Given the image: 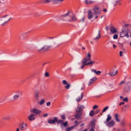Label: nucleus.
<instances>
[{
  "label": "nucleus",
  "mask_w": 131,
  "mask_h": 131,
  "mask_svg": "<svg viewBox=\"0 0 131 131\" xmlns=\"http://www.w3.org/2000/svg\"><path fill=\"white\" fill-rule=\"evenodd\" d=\"M60 18L64 21H75L77 20V18L75 16H71L69 15L68 13L64 15L61 16Z\"/></svg>",
  "instance_id": "f257e3e1"
},
{
  "label": "nucleus",
  "mask_w": 131,
  "mask_h": 131,
  "mask_svg": "<svg viewBox=\"0 0 131 131\" xmlns=\"http://www.w3.org/2000/svg\"><path fill=\"white\" fill-rule=\"evenodd\" d=\"M91 56L90 53H88L87 55V57L84 58L81 61V63L82 65L81 67V68L82 69L83 67L86 65H88V61L90 60Z\"/></svg>",
  "instance_id": "f03ea898"
},
{
  "label": "nucleus",
  "mask_w": 131,
  "mask_h": 131,
  "mask_svg": "<svg viewBox=\"0 0 131 131\" xmlns=\"http://www.w3.org/2000/svg\"><path fill=\"white\" fill-rule=\"evenodd\" d=\"M58 125H59V124H60V125L62 127H63V126H66L68 125V122L66 121L65 122H64L61 119L57 120V122Z\"/></svg>",
  "instance_id": "7ed1b4c3"
},
{
  "label": "nucleus",
  "mask_w": 131,
  "mask_h": 131,
  "mask_svg": "<svg viewBox=\"0 0 131 131\" xmlns=\"http://www.w3.org/2000/svg\"><path fill=\"white\" fill-rule=\"evenodd\" d=\"M10 20V17L9 16L7 15L3 17L2 18V20L4 23L2 25H4L5 24L7 23Z\"/></svg>",
  "instance_id": "20e7f679"
},
{
  "label": "nucleus",
  "mask_w": 131,
  "mask_h": 131,
  "mask_svg": "<svg viewBox=\"0 0 131 131\" xmlns=\"http://www.w3.org/2000/svg\"><path fill=\"white\" fill-rule=\"evenodd\" d=\"M128 30L125 31L123 30V31L120 33V36L121 37H123L125 36H126L127 38H128L129 37L128 34Z\"/></svg>",
  "instance_id": "39448f33"
},
{
  "label": "nucleus",
  "mask_w": 131,
  "mask_h": 131,
  "mask_svg": "<svg viewBox=\"0 0 131 131\" xmlns=\"http://www.w3.org/2000/svg\"><path fill=\"white\" fill-rule=\"evenodd\" d=\"M27 127V125L26 124L23 123L19 125V128L20 129L22 130H24L26 129Z\"/></svg>",
  "instance_id": "423d86ee"
},
{
  "label": "nucleus",
  "mask_w": 131,
  "mask_h": 131,
  "mask_svg": "<svg viewBox=\"0 0 131 131\" xmlns=\"http://www.w3.org/2000/svg\"><path fill=\"white\" fill-rule=\"evenodd\" d=\"M58 118L56 117H54L53 119H48V122L50 124H54L55 123H57Z\"/></svg>",
  "instance_id": "0eeeda50"
},
{
  "label": "nucleus",
  "mask_w": 131,
  "mask_h": 131,
  "mask_svg": "<svg viewBox=\"0 0 131 131\" xmlns=\"http://www.w3.org/2000/svg\"><path fill=\"white\" fill-rule=\"evenodd\" d=\"M99 8L97 6H95L93 8V10H94V14H100L101 12L99 11Z\"/></svg>",
  "instance_id": "6e6552de"
},
{
  "label": "nucleus",
  "mask_w": 131,
  "mask_h": 131,
  "mask_svg": "<svg viewBox=\"0 0 131 131\" xmlns=\"http://www.w3.org/2000/svg\"><path fill=\"white\" fill-rule=\"evenodd\" d=\"M82 115V112H76V114L75 115V117L76 119L79 118L80 117H81Z\"/></svg>",
  "instance_id": "1a4fd4ad"
},
{
  "label": "nucleus",
  "mask_w": 131,
  "mask_h": 131,
  "mask_svg": "<svg viewBox=\"0 0 131 131\" xmlns=\"http://www.w3.org/2000/svg\"><path fill=\"white\" fill-rule=\"evenodd\" d=\"M97 79L96 77H95L92 78L90 79V80L89 82L88 83V86L90 85L91 84L93 83Z\"/></svg>",
  "instance_id": "9d476101"
},
{
  "label": "nucleus",
  "mask_w": 131,
  "mask_h": 131,
  "mask_svg": "<svg viewBox=\"0 0 131 131\" xmlns=\"http://www.w3.org/2000/svg\"><path fill=\"white\" fill-rule=\"evenodd\" d=\"M84 108V107L83 105H81L80 106H78L76 112H82V111Z\"/></svg>",
  "instance_id": "9b49d317"
},
{
  "label": "nucleus",
  "mask_w": 131,
  "mask_h": 131,
  "mask_svg": "<svg viewBox=\"0 0 131 131\" xmlns=\"http://www.w3.org/2000/svg\"><path fill=\"white\" fill-rule=\"evenodd\" d=\"M32 111L33 113H36L37 114H39L41 113V111L36 108L33 109Z\"/></svg>",
  "instance_id": "f8f14e48"
},
{
  "label": "nucleus",
  "mask_w": 131,
  "mask_h": 131,
  "mask_svg": "<svg viewBox=\"0 0 131 131\" xmlns=\"http://www.w3.org/2000/svg\"><path fill=\"white\" fill-rule=\"evenodd\" d=\"M115 124V122L113 120H111L110 122L107 123V126L109 127H112Z\"/></svg>",
  "instance_id": "ddd939ff"
},
{
  "label": "nucleus",
  "mask_w": 131,
  "mask_h": 131,
  "mask_svg": "<svg viewBox=\"0 0 131 131\" xmlns=\"http://www.w3.org/2000/svg\"><path fill=\"white\" fill-rule=\"evenodd\" d=\"M16 93L18 95H15L14 96V100H16L18 99L19 97L20 94H22V92L20 91H18L16 92Z\"/></svg>",
  "instance_id": "4468645a"
},
{
  "label": "nucleus",
  "mask_w": 131,
  "mask_h": 131,
  "mask_svg": "<svg viewBox=\"0 0 131 131\" xmlns=\"http://www.w3.org/2000/svg\"><path fill=\"white\" fill-rule=\"evenodd\" d=\"M117 73V71L113 70L110 72L109 74L111 76H115Z\"/></svg>",
  "instance_id": "2eb2a0df"
},
{
  "label": "nucleus",
  "mask_w": 131,
  "mask_h": 131,
  "mask_svg": "<svg viewBox=\"0 0 131 131\" xmlns=\"http://www.w3.org/2000/svg\"><path fill=\"white\" fill-rule=\"evenodd\" d=\"M93 16V14L91 11L89 10L88 12V18L89 19H91L92 18Z\"/></svg>",
  "instance_id": "dca6fc26"
},
{
  "label": "nucleus",
  "mask_w": 131,
  "mask_h": 131,
  "mask_svg": "<svg viewBox=\"0 0 131 131\" xmlns=\"http://www.w3.org/2000/svg\"><path fill=\"white\" fill-rule=\"evenodd\" d=\"M34 96L35 99L38 101L39 98V92L36 91L35 93Z\"/></svg>",
  "instance_id": "f3484780"
},
{
  "label": "nucleus",
  "mask_w": 131,
  "mask_h": 131,
  "mask_svg": "<svg viewBox=\"0 0 131 131\" xmlns=\"http://www.w3.org/2000/svg\"><path fill=\"white\" fill-rule=\"evenodd\" d=\"M111 32L112 34L117 32V30L113 26L111 27L110 28Z\"/></svg>",
  "instance_id": "a211bd4d"
},
{
  "label": "nucleus",
  "mask_w": 131,
  "mask_h": 131,
  "mask_svg": "<svg viewBox=\"0 0 131 131\" xmlns=\"http://www.w3.org/2000/svg\"><path fill=\"white\" fill-rule=\"evenodd\" d=\"M34 115L32 114L29 116L28 117V119L30 121H31L34 120L35 119V118L34 117Z\"/></svg>",
  "instance_id": "6ab92c4d"
},
{
  "label": "nucleus",
  "mask_w": 131,
  "mask_h": 131,
  "mask_svg": "<svg viewBox=\"0 0 131 131\" xmlns=\"http://www.w3.org/2000/svg\"><path fill=\"white\" fill-rule=\"evenodd\" d=\"M64 0H53V1L54 4H58L62 3Z\"/></svg>",
  "instance_id": "aec40b11"
},
{
  "label": "nucleus",
  "mask_w": 131,
  "mask_h": 131,
  "mask_svg": "<svg viewBox=\"0 0 131 131\" xmlns=\"http://www.w3.org/2000/svg\"><path fill=\"white\" fill-rule=\"evenodd\" d=\"M85 3L87 4H89L94 3V2L91 0H86L85 2Z\"/></svg>",
  "instance_id": "412c9836"
},
{
  "label": "nucleus",
  "mask_w": 131,
  "mask_h": 131,
  "mask_svg": "<svg viewBox=\"0 0 131 131\" xmlns=\"http://www.w3.org/2000/svg\"><path fill=\"white\" fill-rule=\"evenodd\" d=\"M92 71L94 72L95 73H96V75H99L101 73V71H97L96 70L94 69H92Z\"/></svg>",
  "instance_id": "4be33fe9"
},
{
  "label": "nucleus",
  "mask_w": 131,
  "mask_h": 131,
  "mask_svg": "<svg viewBox=\"0 0 131 131\" xmlns=\"http://www.w3.org/2000/svg\"><path fill=\"white\" fill-rule=\"evenodd\" d=\"M10 117L9 116H4L2 118V119L3 120L6 121H9L10 119Z\"/></svg>",
  "instance_id": "5701e85b"
},
{
  "label": "nucleus",
  "mask_w": 131,
  "mask_h": 131,
  "mask_svg": "<svg viewBox=\"0 0 131 131\" xmlns=\"http://www.w3.org/2000/svg\"><path fill=\"white\" fill-rule=\"evenodd\" d=\"M100 31L99 30L98 35V36L94 39L95 40H98L100 38Z\"/></svg>",
  "instance_id": "b1692460"
},
{
  "label": "nucleus",
  "mask_w": 131,
  "mask_h": 131,
  "mask_svg": "<svg viewBox=\"0 0 131 131\" xmlns=\"http://www.w3.org/2000/svg\"><path fill=\"white\" fill-rule=\"evenodd\" d=\"M83 97V93H82L81 94V96H80L78 98L76 99V100L78 102H79L80 101L82 100V98Z\"/></svg>",
  "instance_id": "393cba45"
},
{
  "label": "nucleus",
  "mask_w": 131,
  "mask_h": 131,
  "mask_svg": "<svg viewBox=\"0 0 131 131\" xmlns=\"http://www.w3.org/2000/svg\"><path fill=\"white\" fill-rule=\"evenodd\" d=\"M127 86L129 90H131V82H129L127 83Z\"/></svg>",
  "instance_id": "a878e982"
},
{
  "label": "nucleus",
  "mask_w": 131,
  "mask_h": 131,
  "mask_svg": "<svg viewBox=\"0 0 131 131\" xmlns=\"http://www.w3.org/2000/svg\"><path fill=\"white\" fill-rule=\"evenodd\" d=\"M52 1L51 0H43L42 2L43 3H48Z\"/></svg>",
  "instance_id": "bb28decb"
},
{
  "label": "nucleus",
  "mask_w": 131,
  "mask_h": 131,
  "mask_svg": "<svg viewBox=\"0 0 131 131\" xmlns=\"http://www.w3.org/2000/svg\"><path fill=\"white\" fill-rule=\"evenodd\" d=\"M115 119L116 121L117 122H119V120L118 118V116L117 114H115Z\"/></svg>",
  "instance_id": "cd10ccee"
},
{
  "label": "nucleus",
  "mask_w": 131,
  "mask_h": 131,
  "mask_svg": "<svg viewBox=\"0 0 131 131\" xmlns=\"http://www.w3.org/2000/svg\"><path fill=\"white\" fill-rule=\"evenodd\" d=\"M95 61H93L92 60H91L90 61L88 62L87 63V64L88 65H90V64H92V65L93 64H94L95 63Z\"/></svg>",
  "instance_id": "c85d7f7f"
},
{
  "label": "nucleus",
  "mask_w": 131,
  "mask_h": 131,
  "mask_svg": "<svg viewBox=\"0 0 131 131\" xmlns=\"http://www.w3.org/2000/svg\"><path fill=\"white\" fill-rule=\"evenodd\" d=\"M94 111L92 110L90 112L89 115L91 116H92L94 115Z\"/></svg>",
  "instance_id": "c756f323"
},
{
  "label": "nucleus",
  "mask_w": 131,
  "mask_h": 131,
  "mask_svg": "<svg viewBox=\"0 0 131 131\" xmlns=\"http://www.w3.org/2000/svg\"><path fill=\"white\" fill-rule=\"evenodd\" d=\"M45 102V100L44 99H41L39 102V104L40 105H42L44 104Z\"/></svg>",
  "instance_id": "7c9ffc66"
},
{
  "label": "nucleus",
  "mask_w": 131,
  "mask_h": 131,
  "mask_svg": "<svg viewBox=\"0 0 131 131\" xmlns=\"http://www.w3.org/2000/svg\"><path fill=\"white\" fill-rule=\"evenodd\" d=\"M34 15L35 16L37 17H39L41 16L40 14L38 13H35Z\"/></svg>",
  "instance_id": "2f4dec72"
},
{
  "label": "nucleus",
  "mask_w": 131,
  "mask_h": 131,
  "mask_svg": "<svg viewBox=\"0 0 131 131\" xmlns=\"http://www.w3.org/2000/svg\"><path fill=\"white\" fill-rule=\"evenodd\" d=\"M111 118V117L110 116V114H108L107 115V118L106 119V121L107 122L110 120Z\"/></svg>",
  "instance_id": "473e14b6"
},
{
  "label": "nucleus",
  "mask_w": 131,
  "mask_h": 131,
  "mask_svg": "<svg viewBox=\"0 0 131 131\" xmlns=\"http://www.w3.org/2000/svg\"><path fill=\"white\" fill-rule=\"evenodd\" d=\"M95 127V125L94 124H93L92 125L91 129L89 130V131H94V128Z\"/></svg>",
  "instance_id": "72a5a7b5"
},
{
  "label": "nucleus",
  "mask_w": 131,
  "mask_h": 131,
  "mask_svg": "<svg viewBox=\"0 0 131 131\" xmlns=\"http://www.w3.org/2000/svg\"><path fill=\"white\" fill-rule=\"evenodd\" d=\"M48 49V48L47 47H43L41 48V49L39 50V51H40L41 50H43L44 51H46Z\"/></svg>",
  "instance_id": "f704fd0d"
},
{
  "label": "nucleus",
  "mask_w": 131,
  "mask_h": 131,
  "mask_svg": "<svg viewBox=\"0 0 131 131\" xmlns=\"http://www.w3.org/2000/svg\"><path fill=\"white\" fill-rule=\"evenodd\" d=\"M74 126H74H72L69 128L67 129V130L66 131H70L71 130L73 129L74 127Z\"/></svg>",
  "instance_id": "c9c22d12"
},
{
  "label": "nucleus",
  "mask_w": 131,
  "mask_h": 131,
  "mask_svg": "<svg viewBox=\"0 0 131 131\" xmlns=\"http://www.w3.org/2000/svg\"><path fill=\"white\" fill-rule=\"evenodd\" d=\"M70 87V85L69 84H67V85L65 86V88L67 89H68Z\"/></svg>",
  "instance_id": "e433bc0d"
},
{
  "label": "nucleus",
  "mask_w": 131,
  "mask_h": 131,
  "mask_svg": "<svg viewBox=\"0 0 131 131\" xmlns=\"http://www.w3.org/2000/svg\"><path fill=\"white\" fill-rule=\"evenodd\" d=\"M61 118L63 120H64L66 118L65 115H63L61 116Z\"/></svg>",
  "instance_id": "4c0bfd02"
},
{
  "label": "nucleus",
  "mask_w": 131,
  "mask_h": 131,
  "mask_svg": "<svg viewBox=\"0 0 131 131\" xmlns=\"http://www.w3.org/2000/svg\"><path fill=\"white\" fill-rule=\"evenodd\" d=\"M108 108V106H106V107H105L103 109L102 112L103 113L105 112Z\"/></svg>",
  "instance_id": "58836bf2"
},
{
  "label": "nucleus",
  "mask_w": 131,
  "mask_h": 131,
  "mask_svg": "<svg viewBox=\"0 0 131 131\" xmlns=\"http://www.w3.org/2000/svg\"><path fill=\"white\" fill-rule=\"evenodd\" d=\"M128 99L127 97H126L124 98L123 100V101L127 102L128 101Z\"/></svg>",
  "instance_id": "ea45409f"
},
{
  "label": "nucleus",
  "mask_w": 131,
  "mask_h": 131,
  "mask_svg": "<svg viewBox=\"0 0 131 131\" xmlns=\"http://www.w3.org/2000/svg\"><path fill=\"white\" fill-rule=\"evenodd\" d=\"M113 38L114 39H117L118 38V36L117 35H114Z\"/></svg>",
  "instance_id": "a19ab883"
},
{
  "label": "nucleus",
  "mask_w": 131,
  "mask_h": 131,
  "mask_svg": "<svg viewBox=\"0 0 131 131\" xmlns=\"http://www.w3.org/2000/svg\"><path fill=\"white\" fill-rule=\"evenodd\" d=\"M126 124V122H123L121 123V125L122 126H124Z\"/></svg>",
  "instance_id": "79ce46f5"
},
{
  "label": "nucleus",
  "mask_w": 131,
  "mask_h": 131,
  "mask_svg": "<svg viewBox=\"0 0 131 131\" xmlns=\"http://www.w3.org/2000/svg\"><path fill=\"white\" fill-rule=\"evenodd\" d=\"M45 76L46 77H49V74L48 73L46 72L45 73Z\"/></svg>",
  "instance_id": "37998d69"
},
{
  "label": "nucleus",
  "mask_w": 131,
  "mask_h": 131,
  "mask_svg": "<svg viewBox=\"0 0 131 131\" xmlns=\"http://www.w3.org/2000/svg\"><path fill=\"white\" fill-rule=\"evenodd\" d=\"M75 123H76V124L74 125L73 126H74L75 125V127H76L78 125V122L77 121H75Z\"/></svg>",
  "instance_id": "c03bdc74"
},
{
  "label": "nucleus",
  "mask_w": 131,
  "mask_h": 131,
  "mask_svg": "<svg viewBox=\"0 0 131 131\" xmlns=\"http://www.w3.org/2000/svg\"><path fill=\"white\" fill-rule=\"evenodd\" d=\"M98 107V106L96 105H94L93 107V109L94 110L97 108Z\"/></svg>",
  "instance_id": "a18cd8bd"
},
{
  "label": "nucleus",
  "mask_w": 131,
  "mask_h": 131,
  "mask_svg": "<svg viewBox=\"0 0 131 131\" xmlns=\"http://www.w3.org/2000/svg\"><path fill=\"white\" fill-rule=\"evenodd\" d=\"M62 83L64 85L67 84V81L65 80H64L63 81Z\"/></svg>",
  "instance_id": "49530a36"
},
{
  "label": "nucleus",
  "mask_w": 131,
  "mask_h": 131,
  "mask_svg": "<svg viewBox=\"0 0 131 131\" xmlns=\"http://www.w3.org/2000/svg\"><path fill=\"white\" fill-rule=\"evenodd\" d=\"M47 105L48 106H50L51 105V102H50L47 103Z\"/></svg>",
  "instance_id": "de8ad7c7"
},
{
  "label": "nucleus",
  "mask_w": 131,
  "mask_h": 131,
  "mask_svg": "<svg viewBox=\"0 0 131 131\" xmlns=\"http://www.w3.org/2000/svg\"><path fill=\"white\" fill-rule=\"evenodd\" d=\"M129 107V106L128 105H125L123 106V108H128Z\"/></svg>",
  "instance_id": "09e8293b"
},
{
  "label": "nucleus",
  "mask_w": 131,
  "mask_h": 131,
  "mask_svg": "<svg viewBox=\"0 0 131 131\" xmlns=\"http://www.w3.org/2000/svg\"><path fill=\"white\" fill-rule=\"evenodd\" d=\"M123 53L122 51H120L119 52V55L120 56L122 57L123 56Z\"/></svg>",
  "instance_id": "8fccbe9b"
},
{
  "label": "nucleus",
  "mask_w": 131,
  "mask_h": 131,
  "mask_svg": "<svg viewBox=\"0 0 131 131\" xmlns=\"http://www.w3.org/2000/svg\"><path fill=\"white\" fill-rule=\"evenodd\" d=\"M116 3L117 4H118L119 5H121V3H119V1H117L116 2Z\"/></svg>",
  "instance_id": "3c124183"
},
{
  "label": "nucleus",
  "mask_w": 131,
  "mask_h": 131,
  "mask_svg": "<svg viewBox=\"0 0 131 131\" xmlns=\"http://www.w3.org/2000/svg\"><path fill=\"white\" fill-rule=\"evenodd\" d=\"M125 103L124 102H121L119 103V105L121 106L122 105H124L125 104Z\"/></svg>",
  "instance_id": "603ef678"
},
{
  "label": "nucleus",
  "mask_w": 131,
  "mask_h": 131,
  "mask_svg": "<svg viewBox=\"0 0 131 131\" xmlns=\"http://www.w3.org/2000/svg\"><path fill=\"white\" fill-rule=\"evenodd\" d=\"M125 83V81H122L119 84V85H121L123 84H124Z\"/></svg>",
  "instance_id": "864d4df0"
},
{
  "label": "nucleus",
  "mask_w": 131,
  "mask_h": 131,
  "mask_svg": "<svg viewBox=\"0 0 131 131\" xmlns=\"http://www.w3.org/2000/svg\"><path fill=\"white\" fill-rule=\"evenodd\" d=\"M100 110H97L95 111V113L96 114H97L98 113L100 112Z\"/></svg>",
  "instance_id": "5fc2aeb1"
},
{
  "label": "nucleus",
  "mask_w": 131,
  "mask_h": 131,
  "mask_svg": "<svg viewBox=\"0 0 131 131\" xmlns=\"http://www.w3.org/2000/svg\"><path fill=\"white\" fill-rule=\"evenodd\" d=\"M129 24H126L125 25V27H127L129 26Z\"/></svg>",
  "instance_id": "6e6d98bb"
},
{
  "label": "nucleus",
  "mask_w": 131,
  "mask_h": 131,
  "mask_svg": "<svg viewBox=\"0 0 131 131\" xmlns=\"http://www.w3.org/2000/svg\"><path fill=\"white\" fill-rule=\"evenodd\" d=\"M85 17H84L82 19V21L83 22H84V20L85 19Z\"/></svg>",
  "instance_id": "4d7b16f0"
},
{
  "label": "nucleus",
  "mask_w": 131,
  "mask_h": 131,
  "mask_svg": "<svg viewBox=\"0 0 131 131\" xmlns=\"http://www.w3.org/2000/svg\"><path fill=\"white\" fill-rule=\"evenodd\" d=\"M103 11L105 12H107V9H104L103 10Z\"/></svg>",
  "instance_id": "13d9d810"
},
{
  "label": "nucleus",
  "mask_w": 131,
  "mask_h": 131,
  "mask_svg": "<svg viewBox=\"0 0 131 131\" xmlns=\"http://www.w3.org/2000/svg\"><path fill=\"white\" fill-rule=\"evenodd\" d=\"M98 14H95V15L96 16L95 17V19H96V18H97L98 17V16L97 15Z\"/></svg>",
  "instance_id": "bf43d9fd"
},
{
  "label": "nucleus",
  "mask_w": 131,
  "mask_h": 131,
  "mask_svg": "<svg viewBox=\"0 0 131 131\" xmlns=\"http://www.w3.org/2000/svg\"><path fill=\"white\" fill-rule=\"evenodd\" d=\"M48 115V114H44V115H43V116L44 117H46V116H47Z\"/></svg>",
  "instance_id": "052dcab7"
},
{
  "label": "nucleus",
  "mask_w": 131,
  "mask_h": 131,
  "mask_svg": "<svg viewBox=\"0 0 131 131\" xmlns=\"http://www.w3.org/2000/svg\"><path fill=\"white\" fill-rule=\"evenodd\" d=\"M113 47L114 48H116V45H113Z\"/></svg>",
  "instance_id": "680f3d73"
},
{
  "label": "nucleus",
  "mask_w": 131,
  "mask_h": 131,
  "mask_svg": "<svg viewBox=\"0 0 131 131\" xmlns=\"http://www.w3.org/2000/svg\"><path fill=\"white\" fill-rule=\"evenodd\" d=\"M120 98L121 99V100L123 98V96H120Z\"/></svg>",
  "instance_id": "e2e57ef3"
},
{
  "label": "nucleus",
  "mask_w": 131,
  "mask_h": 131,
  "mask_svg": "<svg viewBox=\"0 0 131 131\" xmlns=\"http://www.w3.org/2000/svg\"><path fill=\"white\" fill-rule=\"evenodd\" d=\"M16 131H19V129L18 128H17L16 130Z\"/></svg>",
  "instance_id": "0e129e2a"
},
{
  "label": "nucleus",
  "mask_w": 131,
  "mask_h": 131,
  "mask_svg": "<svg viewBox=\"0 0 131 131\" xmlns=\"http://www.w3.org/2000/svg\"><path fill=\"white\" fill-rule=\"evenodd\" d=\"M82 49L83 50H85V48L84 47H82Z\"/></svg>",
  "instance_id": "69168bd1"
},
{
  "label": "nucleus",
  "mask_w": 131,
  "mask_h": 131,
  "mask_svg": "<svg viewBox=\"0 0 131 131\" xmlns=\"http://www.w3.org/2000/svg\"><path fill=\"white\" fill-rule=\"evenodd\" d=\"M84 125V124H82V125H81V126L82 127V126H83Z\"/></svg>",
  "instance_id": "338daca9"
},
{
  "label": "nucleus",
  "mask_w": 131,
  "mask_h": 131,
  "mask_svg": "<svg viewBox=\"0 0 131 131\" xmlns=\"http://www.w3.org/2000/svg\"><path fill=\"white\" fill-rule=\"evenodd\" d=\"M82 131H87V130L86 129H85L84 130H83Z\"/></svg>",
  "instance_id": "774afa93"
}]
</instances>
